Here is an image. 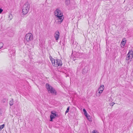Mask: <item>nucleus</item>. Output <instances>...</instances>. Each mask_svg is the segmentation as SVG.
<instances>
[{
	"label": "nucleus",
	"instance_id": "obj_1",
	"mask_svg": "<svg viewBox=\"0 0 133 133\" xmlns=\"http://www.w3.org/2000/svg\"><path fill=\"white\" fill-rule=\"evenodd\" d=\"M46 87L49 93H51L52 95L54 94L55 95H57V93L56 90L50 84L46 83Z\"/></svg>",
	"mask_w": 133,
	"mask_h": 133
},
{
	"label": "nucleus",
	"instance_id": "obj_2",
	"mask_svg": "<svg viewBox=\"0 0 133 133\" xmlns=\"http://www.w3.org/2000/svg\"><path fill=\"white\" fill-rule=\"evenodd\" d=\"M30 8V4L28 3H26L23 6L22 9V12L24 15H26L28 12Z\"/></svg>",
	"mask_w": 133,
	"mask_h": 133
},
{
	"label": "nucleus",
	"instance_id": "obj_3",
	"mask_svg": "<svg viewBox=\"0 0 133 133\" xmlns=\"http://www.w3.org/2000/svg\"><path fill=\"white\" fill-rule=\"evenodd\" d=\"M33 40V36L32 34L28 33L27 34L25 38L24 42L26 43L27 42H29Z\"/></svg>",
	"mask_w": 133,
	"mask_h": 133
},
{
	"label": "nucleus",
	"instance_id": "obj_4",
	"mask_svg": "<svg viewBox=\"0 0 133 133\" xmlns=\"http://www.w3.org/2000/svg\"><path fill=\"white\" fill-rule=\"evenodd\" d=\"M54 62L52 63V65L55 67H58V66H61L62 65V61L61 60L57 59L54 60Z\"/></svg>",
	"mask_w": 133,
	"mask_h": 133
},
{
	"label": "nucleus",
	"instance_id": "obj_5",
	"mask_svg": "<svg viewBox=\"0 0 133 133\" xmlns=\"http://www.w3.org/2000/svg\"><path fill=\"white\" fill-rule=\"evenodd\" d=\"M55 16H56L58 20V22L60 23H61L63 21V19L62 18V17L61 16H59L58 14H56L55 13Z\"/></svg>",
	"mask_w": 133,
	"mask_h": 133
},
{
	"label": "nucleus",
	"instance_id": "obj_6",
	"mask_svg": "<svg viewBox=\"0 0 133 133\" xmlns=\"http://www.w3.org/2000/svg\"><path fill=\"white\" fill-rule=\"evenodd\" d=\"M59 33L58 30L56 31L54 34V37L56 41H57L59 38Z\"/></svg>",
	"mask_w": 133,
	"mask_h": 133
},
{
	"label": "nucleus",
	"instance_id": "obj_7",
	"mask_svg": "<svg viewBox=\"0 0 133 133\" xmlns=\"http://www.w3.org/2000/svg\"><path fill=\"white\" fill-rule=\"evenodd\" d=\"M104 85H101L100 87H99V88L98 89V90L99 91V92L98 93H97L98 94V93L99 94H98L99 95L100 94L102 93L103 91L104 90Z\"/></svg>",
	"mask_w": 133,
	"mask_h": 133
},
{
	"label": "nucleus",
	"instance_id": "obj_8",
	"mask_svg": "<svg viewBox=\"0 0 133 133\" xmlns=\"http://www.w3.org/2000/svg\"><path fill=\"white\" fill-rule=\"evenodd\" d=\"M88 67L87 66H85L83 69L82 70V72L83 74H85L88 71Z\"/></svg>",
	"mask_w": 133,
	"mask_h": 133
},
{
	"label": "nucleus",
	"instance_id": "obj_9",
	"mask_svg": "<svg viewBox=\"0 0 133 133\" xmlns=\"http://www.w3.org/2000/svg\"><path fill=\"white\" fill-rule=\"evenodd\" d=\"M130 55L128 54L127 55V57L126 58V59L127 60H130L131 61L132 57H130Z\"/></svg>",
	"mask_w": 133,
	"mask_h": 133
},
{
	"label": "nucleus",
	"instance_id": "obj_10",
	"mask_svg": "<svg viewBox=\"0 0 133 133\" xmlns=\"http://www.w3.org/2000/svg\"><path fill=\"white\" fill-rule=\"evenodd\" d=\"M56 112L54 111H52L51 112V114L53 115L55 117H58V114H56Z\"/></svg>",
	"mask_w": 133,
	"mask_h": 133
},
{
	"label": "nucleus",
	"instance_id": "obj_11",
	"mask_svg": "<svg viewBox=\"0 0 133 133\" xmlns=\"http://www.w3.org/2000/svg\"><path fill=\"white\" fill-rule=\"evenodd\" d=\"M61 11L60 10H59L58 9H57L55 11V13H56V14H58V15H59V14L60 13Z\"/></svg>",
	"mask_w": 133,
	"mask_h": 133
},
{
	"label": "nucleus",
	"instance_id": "obj_12",
	"mask_svg": "<svg viewBox=\"0 0 133 133\" xmlns=\"http://www.w3.org/2000/svg\"><path fill=\"white\" fill-rule=\"evenodd\" d=\"M130 55V57H133V52L132 51H129L128 54Z\"/></svg>",
	"mask_w": 133,
	"mask_h": 133
},
{
	"label": "nucleus",
	"instance_id": "obj_13",
	"mask_svg": "<svg viewBox=\"0 0 133 133\" xmlns=\"http://www.w3.org/2000/svg\"><path fill=\"white\" fill-rule=\"evenodd\" d=\"M9 104L10 106H12L13 105V99H12L9 102Z\"/></svg>",
	"mask_w": 133,
	"mask_h": 133
},
{
	"label": "nucleus",
	"instance_id": "obj_14",
	"mask_svg": "<svg viewBox=\"0 0 133 133\" xmlns=\"http://www.w3.org/2000/svg\"><path fill=\"white\" fill-rule=\"evenodd\" d=\"M50 58V60L51 61V62L52 63H53V62H55L54 60L55 59H54L51 56H49Z\"/></svg>",
	"mask_w": 133,
	"mask_h": 133
},
{
	"label": "nucleus",
	"instance_id": "obj_15",
	"mask_svg": "<svg viewBox=\"0 0 133 133\" xmlns=\"http://www.w3.org/2000/svg\"><path fill=\"white\" fill-rule=\"evenodd\" d=\"M70 0H66L65 2L66 5H68L70 3Z\"/></svg>",
	"mask_w": 133,
	"mask_h": 133
},
{
	"label": "nucleus",
	"instance_id": "obj_16",
	"mask_svg": "<svg viewBox=\"0 0 133 133\" xmlns=\"http://www.w3.org/2000/svg\"><path fill=\"white\" fill-rule=\"evenodd\" d=\"M126 41H123V39L121 43V44H122L123 46H124L126 43Z\"/></svg>",
	"mask_w": 133,
	"mask_h": 133
},
{
	"label": "nucleus",
	"instance_id": "obj_17",
	"mask_svg": "<svg viewBox=\"0 0 133 133\" xmlns=\"http://www.w3.org/2000/svg\"><path fill=\"white\" fill-rule=\"evenodd\" d=\"M8 101V99L6 98H3L2 100V102L4 103L7 102Z\"/></svg>",
	"mask_w": 133,
	"mask_h": 133
},
{
	"label": "nucleus",
	"instance_id": "obj_18",
	"mask_svg": "<svg viewBox=\"0 0 133 133\" xmlns=\"http://www.w3.org/2000/svg\"><path fill=\"white\" fill-rule=\"evenodd\" d=\"M84 114L85 116L87 117V118H88V116H89V117H90V115H88H88L87 113V112H86L85 113H84Z\"/></svg>",
	"mask_w": 133,
	"mask_h": 133
},
{
	"label": "nucleus",
	"instance_id": "obj_19",
	"mask_svg": "<svg viewBox=\"0 0 133 133\" xmlns=\"http://www.w3.org/2000/svg\"><path fill=\"white\" fill-rule=\"evenodd\" d=\"M4 124H3L1 125L0 126V130H1L4 127Z\"/></svg>",
	"mask_w": 133,
	"mask_h": 133
},
{
	"label": "nucleus",
	"instance_id": "obj_20",
	"mask_svg": "<svg viewBox=\"0 0 133 133\" xmlns=\"http://www.w3.org/2000/svg\"><path fill=\"white\" fill-rule=\"evenodd\" d=\"M69 109H70V107H69L67 108V110L65 112V113H68V112L69 110Z\"/></svg>",
	"mask_w": 133,
	"mask_h": 133
},
{
	"label": "nucleus",
	"instance_id": "obj_21",
	"mask_svg": "<svg viewBox=\"0 0 133 133\" xmlns=\"http://www.w3.org/2000/svg\"><path fill=\"white\" fill-rule=\"evenodd\" d=\"M50 118H51L53 119L54 118H55V117L53 115L51 114L50 116Z\"/></svg>",
	"mask_w": 133,
	"mask_h": 133
},
{
	"label": "nucleus",
	"instance_id": "obj_22",
	"mask_svg": "<svg viewBox=\"0 0 133 133\" xmlns=\"http://www.w3.org/2000/svg\"><path fill=\"white\" fill-rule=\"evenodd\" d=\"M92 133H99L96 130H93Z\"/></svg>",
	"mask_w": 133,
	"mask_h": 133
},
{
	"label": "nucleus",
	"instance_id": "obj_23",
	"mask_svg": "<svg viewBox=\"0 0 133 133\" xmlns=\"http://www.w3.org/2000/svg\"><path fill=\"white\" fill-rule=\"evenodd\" d=\"M3 46V44L1 43H0V49H1Z\"/></svg>",
	"mask_w": 133,
	"mask_h": 133
},
{
	"label": "nucleus",
	"instance_id": "obj_24",
	"mask_svg": "<svg viewBox=\"0 0 133 133\" xmlns=\"http://www.w3.org/2000/svg\"><path fill=\"white\" fill-rule=\"evenodd\" d=\"M83 112H84V113H85L86 112H87L86 110H85V109H83Z\"/></svg>",
	"mask_w": 133,
	"mask_h": 133
},
{
	"label": "nucleus",
	"instance_id": "obj_25",
	"mask_svg": "<svg viewBox=\"0 0 133 133\" xmlns=\"http://www.w3.org/2000/svg\"><path fill=\"white\" fill-rule=\"evenodd\" d=\"M9 17L10 18V19H12V15H10L9 16Z\"/></svg>",
	"mask_w": 133,
	"mask_h": 133
},
{
	"label": "nucleus",
	"instance_id": "obj_26",
	"mask_svg": "<svg viewBox=\"0 0 133 133\" xmlns=\"http://www.w3.org/2000/svg\"><path fill=\"white\" fill-rule=\"evenodd\" d=\"M59 16H61V17H62L63 16V13H60L59 14Z\"/></svg>",
	"mask_w": 133,
	"mask_h": 133
},
{
	"label": "nucleus",
	"instance_id": "obj_27",
	"mask_svg": "<svg viewBox=\"0 0 133 133\" xmlns=\"http://www.w3.org/2000/svg\"><path fill=\"white\" fill-rule=\"evenodd\" d=\"M3 10L1 8H0V14H1L2 12L3 11Z\"/></svg>",
	"mask_w": 133,
	"mask_h": 133
},
{
	"label": "nucleus",
	"instance_id": "obj_28",
	"mask_svg": "<svg viewBox=\"0 0 133 133\" xmlns=\"http://www.w3.org/2000/svg\"><path fill=\"white\" fill-rule=\"evenodd\" d=\"M53 119L52 118H50V121H52Z\"/></svg>",
	"mask_w": 133,
	"mask_h": 133
},
{
	"label": "nucleus",
	"instance_id": "obj_29",
	"mask_svg": "<svg viewBox=\"0 0 133 133\" xmlns=\"http://www.w3.org/2000/svg\"><path fill=\"white\" fill-rule=\"evenodd\" d=\"M90 117H89V116H88V118H87L88 120H89V121H90L89 119H90Z\"/></svg>",
	"mask_w": 133,
	"mask_h": 133
},
{
	"label": "nucleus",
	"instance_id": "obj_30",
	"mask_svg": "<svg viewBox=\"0 0 133 133\" xmlns=\"http://www.w3.org/2000/svg\"><path fill=\"white\" fill-rule=\"evenodd\" d=\"M112 103H111V104L110 105H112V106L113 105V104H111Z\"/></svg>",
	"mask_w": 133,
	"mask_h": 133
},
{
	"label": "nucleus",
	"instance_id": "obj_31",
	"mask_svg": "<svg viewBox=\"0 0 133 133\" xmlns=\"http://www.w3.org/2000/svg\"><path fill=\"white\" fill-rule=\"evenodd\" d=\"M15 52V51H14V52Z\"/></svg>",
	"mask_w": 133,
	"mask_h": 133
}]
</instances>
